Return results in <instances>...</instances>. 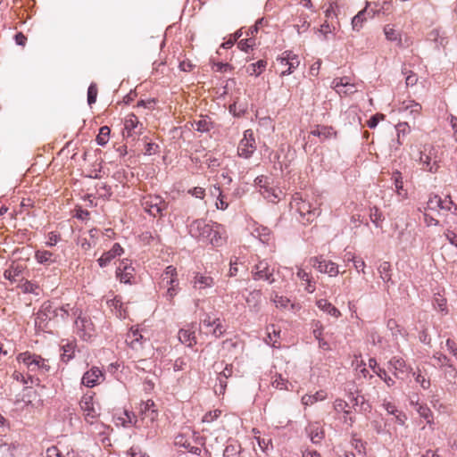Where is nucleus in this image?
<instances>
[{
  "label": "nucleus",
  "mask_w": 457,
  "mask_h": 457,
  "mask_svg": "<svg viewBox=\"0 0 457 457\" xmlns=\"http://www.w3.org/2000/svg\"><path fill=\"white\" fill-rule=\"evenodd\" d=\"M188 234L198 242L220 247L226 243L222 235V226L216 222H206L204 219L193 220L188 226Z\"/></svg>",
  "instance_id": "obj_1"
},
{
  "label": "nucleus",
  "mask_w": 457,
  "mask_h": 457,
  "mask_svg": "<svg viewBox=\"0 0 457 457\" xmlns=\"http://www.w3.org/2000/svg\"><path fill=\"white\" fill-rule=\"evenodd\" d=\"M68 307L69 304L57 307L50 301L43 303L35 319L36 327L44 329L49 320L58 317L64 320L69 316Z\"/></svg>",
  "instance_id": "obj_2"
},
{
  "label": "nucleus",
  "mask_w": 457,
  "mask_h": 457,
  "mask_svg": "<svg viewBox=\"0 0 457 457\" xmlns=\"http://www.w3.org/2000/svg\"><path fill=\"white\" fill-rule=\"evenodd\" d=\"M143 205L146 212L156 217H162L163 212L168 208V204L160 195H149L145 198Z\"/></svg>",
  "instance_id": "obj_3"
},
{
  "label": "nucleus",
  "mask_w": 457,
  "mask_h": 457,
  "mask_svg": "<svg viewBox=\"0 0 457 457\" xmlns=\"http://www.w3.org/2000/svg\"><path fill=\"white\" fill-rule=\"evenodd\" d=\"M299 199L300 202L296 203V209L303 218V221L307 223L312 222L320 214V208L309 201L303 200L302 198Z\"/></svg>",
  "instance_id": "obj_4"
},
{
  "label": "nucleus",
  "mask_w": 457,
  "mask_h": 457,
  "mask_svg": "<svg viewBox=\"0 0 457 457\" xmlns=\"http://www.w3.org/2000/svg\"><path fill=\"white\" fill-rule=\"evenodd\" d=\"M256 150L255 140L252 130L247 129L244 132V137L240 140L237 153L240 157L249 159Z\"/></svg>",
  "instance_id": "obj_5"
},
{
  "label": "nucleus",
  "mask_w": 457,
  "mask_h": 457,
  "mask_svg": "<svg viewBox=\"0 0 457 457\" xmlns=\"http://www.w3.org/2000/svg\"><path fill=\"white\" fill-rule=\"evenodd\" d=\"M273 272V269H270L268 262L265 260L260 261L253 266L252 270L253 278L254 280L263 279L268 281L270 284L274 282Z\"/></svg>",
  "instance_id": "obj_6"
},
{
  "label": "nucleus",
  "mask_w": 457,
  "mask_h": 457,
  "mask_svg": "<svg viewBox=\"0 0 457 457\" xmlns=\"http://www.w3.org/2000/svg\"><path fill=\"white\" fill-rule=\"evenodd\" d=\"M312 265L322 273H327L329 276H337L338 274V267L335 262L326 261L320 257H312L310 260Z\"/></svg>",
  "instance_id": "obj_7"
},
{
  "label": "nucleus",
  "mask_w": 457,
  "mask_h": 457,
  "mask_svg": "<svg viewBox=\"0 0 457 457\" xmlns=\"http://www.w3.org/2000/svg\"><path fill=\"white\" fill-rule=\"evenodd\" d=\"M428 206L427 209L428 210H445V211H451L452 205H453V202L450 195H447L445 200H443L439 195H431L428 201Z\"/></svg>",
  "instance_id": "obj_8"
},
{
  "label": "nucleus",
  "mask_w": 457,
  "mask_h": 457,
  "mask_svg": "<svg viewBox=\"0 0 457 457\" xmlns=\"http://www.w3.org/2000/svg\"><path fill=\"white\" fill-rule=\"evenodd\" d=\"M124 250L119 243H115L112 247L104 253L102 256L97 260V262L101 268L106 267L115 257L120 256Z\"/></svg>",
  "instance_id": "obj_9"
},
{
  "label": "nucleus",
  "mask_w": 457,
  "mask_h": 457,
  "mask_svg": "<svg viewBox=\"0 0 457 457\" xmlns=\"http://www.w3.org/2000/svg\"><path fill=\"white\" fill-rule=\"evenodd\" d=\"M104 377V373L97 367H92L84 373L81 383L87 387H93L98 384L99 378Z\"/></svg>",
  "instance_id": "obj_10"
},
{
  "label": "nucleus",
  "mask_w": 457,
  "mask_h": 457,
  "mask_svg": "<svg viewBox=\"0 0 457 457\" xmlns=\"http://www.w3.org/2000/svg\"><path fill=\"white\" fill-rule=\"evenodd\" d=\"M75 325L78 329L83 332L82 337L85 340L87 339V337H90L92 336V332L95 331V327L90 318L82 316L81 313L76 319Z\"/></svg>",
  "instance_id": "obj_11"
},
{
  "label": "nucleus",
  "mask_w": 457,
  "mask_h": 457,
  "mask_svg": "<svg viewBox=\"0 0 457 457\" xmlns=\"http://www.w3.org/2000/svg\"><path fill=\"white\" fill-rule=\"evenodd\" d=\"M128 260L120 262L119 267L116 270V276L120 282L131 283L130 279L133 278L134 268L128 262Z\"/></svg>",
  "instance_id": "obj_12"
},
{
  "label": "nucleus",
  "mask_w": 457,
  "mask_h": 457,
  "mask_svg": "<svg viewBox=\"0 0 457 457\" xmlns=\"http://www.w3.org/2000/svg\"><path fill=\"white\" fill-rule=\"evenodd\" d=\"M375 12L373 10L369 11L366 6L352 19L353 29L359 31L362 29L364 22L367 21L368 19L373 18Z\"/></svg>",
  "instance_id": "obj_13"
},
{
  "label": "nucleus",
  "mask_w": 457,
  "mask_h": 457,
  "mask_svg": "<svg viewBox=\"0 0 457 457\" xmlns=\"http://www.w3.org/2000/svg\"><path fill=\"white\" fill-rule=\"evenodd\" d=\"M192 127L198 132L207 133L214 128V123L208 115H200L199 120H194Z\"/></svg>",
  "instance_id": "obj_14"
},
{
  "label": "nucleus",
  "mask_w": 457,
  "mask_h": 457,
  "mask_svg": "<svg viewBox=\"0 0 457 457\" xmlns=\"http://www.w3.org/2000/svg\"><path fill=\"white\" fill-rule=\"evenodd\" d=\"M193 282L194 287L198 289H205L214 285L213 278L211 276L199 272L195 273Z\"/></svg>",
  "instance_id": "obj_15"
},
{
  "label": "nucleus",
  "mask_w": 457,
  "mask_h": 457,
  "mask_svg": "<svg viewBox=\"0 0 457 457\" xmlns=\"http://www.w3.org/2000/svg\"><path fill=\"white\" fill-rule=\"evenodd\" d=\"M369 367L375 372L381 379H383L388 386L395 384V381L387 375L384 369L378 366L377 361L374 358L369 360Z\"/></svg>",
  "instance_id": "obj_16"
},
{
  "label": "nucleus",
  "mask_w": 457,
  "mask_h": 457,
  "mask_svg": "<svg viewBox=\"0 0 457 457\" xmlns=\"http://www.w3.org/2000/svg\"><path fill=\"white\" fill-rule=\"evenodd\" d=\"M79 405L87 417L96 418L97 416L93 404V397L91 395H84L79 402Z\"/></svg>",
  "instance_id": "obj_17"
},
{
  "label": "nucleus",
  "mask_w": 457,
  "mask_h": 457,
  "mask_svg": "<svg viewBox=\"0 0 457 457\" xmlns=\"http://www.w3.org/2000/svg\"><path fill=\"white\" fill-rule=\"evenodd\" d=\"M155 403L153 400H147L140 404V411L145 417L149 418L151 421H154L158 417L157 410L154 409Z\"/></svg>",
  "instance_id": "obj_18"
},
{
  "label": "nucleus",
  "mask_w": 457,
  "mask_h": 457,
  "mask_svg": "<svg viewBox=\"0 0 457 457\" xmlns=\"http://www.w3.org/2000/svg\"><path fill=\"white\" fill-rule=\"evenodd\" d=\"M178 337L182 344L187 345L188 347H192L196 344V337L194 330L181 328L179 331Z\"/></svg>",
  "instance_id": "obj_19"
},
{
  "label": "nucleus",
  "mask_w": 457,
  "mask_h": 457,
  "mask_svg": "<svg viewBox=\"0 0 457 457\" xmlns=\"http://www.w3.org/2000/svg\"><path fill=\"white\" fill-rule=\"evenodd\" d=\"M316 304L319 309L335 318H338L341 315L340 311L326 299L318 300Z\"/></svg>",
  "instance_id": "obj_20"
},
{
  "label": "nucleus",
  "mask_w": 457,
  "mask_h": 457,
  "mask_svg": "<svg viewBox=\"0 0 457 457\" xmlns=\"http://www.w3.org/2000/svg\"><path fill=\"white\" fill-rule=\"evenodd\" d=\"M18 360L25 363L30 370L34 365L43 362V358L41 356L31 354L28 352L20 353Z\"/></svg>",
  "instance_id": "obj_21"
},
{
  "label": "nucleus",
  "mask_w": 457,
  "mask_h": 457,
  "mask_svg": "<svg viewBox=\"0 0 457 457\" xmlns=\"http://www.w3.org/2000/svg\"><path fill=\"white\" fill-rule=\"evenodd\" d=\"M378 271L380 274L381 279L388 284L391 283L392 285L395 284V282L392 280V274H391V264L388 262H383L379 267L378 268Z\"/></svg>",
  "instance_id": "obj_22"
},
{
  "label": "nucleus",
  "mask_w": 457,
  "mask_h": 457,
  "mask_svg": "<svg viewBox=\"0 0 457 457\" xmlns=\"http://www.w3.org/2000/svg\"><path fill=\"white\" fill-rule=\"evenodd\" d=\"M420 161L423 164L425 170H428L431 173L437 172L439 165L436 160L432 162V159L428 154H426L421 152Z\"/></svg>",
  "instance_id": "obj_23"
},
{
  "label": "nucleus",
  "mask_w": 457,
  "mask_h": 457,
  "mask_svg": "<svg viewBox=\"0 0 457 457\" xmlns=\"http://www.w3.org/2000/svg\"><path fill=\"white\" fill-rule=\"evenodd\" d=\"M306 433L313 444H319L324 437V432L318 426L310 425L306 428Z\"/></svg>",
  "instance_id": "obj_24"
},
{
  "label": "nucleus",
  "mask_w": 457,
  "mask_h": 457,
  "mask_svg": "<svg viewBox=\"0 0 457 457\" xmlns=\"http://www.w3.org/2000/svg\"><path fill=\"white\" fill-rule=\"evenodd\" d=\"M24 270V267L22 265L12 264L10 269L5 270L4 272V278L10 280V281H15V278L20 277Z\"/></svg>",
  "instance_id": "obj_25"
},
{
  "label": "nucleus",
  "mask_w": 457,
  "mask_h": 457,
  "mask_svg": "<svg viewBox=\"0 0 457 457\" xmlns=\"http://www.w3.org/2000/svg\"><path fill=\"white\" fill-rule=\"evenodd\" d=\"M267 62L265 60H259L255 63H251L246 68V72L251 76H259L266 68Z\"/></svg>",
  "instance_id": "obj_26"
},
{
  "label": "nucleus",
  "mask_w": 457,
  "mask_h": 457,
  "mask_svg": "<svg viewBox=\"0 0 457 457\" xmlns=\"http://www.w3.org/2000/svg\"><path fill=\"white\" fill-rule=\"evenodd\" d=\"M35 257L39 263L51 264L56 261L54 254L49 251H37Z\"/></svg>",
  "instance_id": "obj_27"
},
{
  "label": "nucleus",
  "mask_w": 457,
  "mask_h": 457,
  "mask_svg": "<svg viewBox=\"0 0 457 457\" xmlns=\"http://www.w3.org/2000/svg\"><path fill=\"white\" fill-rule=\"evenodd\" d=\"M336 132L333 130L332 127L327 126H317L313 130H312L311 134L323 139L330 137Z\"/></svg>",
  "instance_id": "obj_28"
},
{
  "label": "nucleus",
  "mask_w": 457,
  "mask_h": 457,
  "mask_svg": "<svg viewBox=\"0 0 457 457\" xmlns=\"http://www.w3.org/2000/svg\"><path fill=\"white\" fill-rule=\"evenodd\" d=\"M326 394L323 391L316 392L314 395H304L302 397V403L304 405H312L318 401L325 399Z\"/></svg>",
  "instance_id": "obj_29"
},
{
  "label": "nucleus",
  "mask_w": 457,
  "mask_h": 457,
  "mask_svg": "<svg viewBox=\"0 0 457 457\" xmlns=\"http://www.w3.org/2000/svg\"><path fill=\"white\" fill-rule=\"evenodd\" d=\"M392 179L394 180V184L396 187V192L400 195H406L407 192L403 189V182L402 173L398 170L393 172Z\"/></svg>",
  "instance_id": "obj_30"
},
{
  "label": "nucleus",
  "mask_w": 457,
  "mask_h": 457,
  "mask_svg": "<svg viewBox=\"0 0 457 457\" xmlns=\"http://www.w3.org/2000/svg\"><path fill=\"white\" fill-rule=\"evenodd\" d=\"M253 235L263 244H268L270 239V230L266 227H260L254 229Z\"/></svg>",
  "instance_id": "obj_31"
},
{
  "label": "nucleus",
  "mask_w": 457,
  "mask_h": 457,
  "mask_svg": "<svg viewBox=\"0 0 457 457\" xmlns=\"http://www.w3.org/2000/svg\"><path fill=\"white\" fill-rule=\"evenodd\" d=\"M291 59L289 60V62L287 63V69L281 71V76H287L294 72V71L299 66L300 64V59L297 54H295L292 53V55H290Z\"/></svg>",
  "instance_id": "obj_32"
},
{
  "label": "nucleus",
  "mask_w": 457,
  "mask_h": 457,
  "mask_svg": "<svg viewBox=\"0 0 457 457\" xmlns=\"http://www.w3.org/2000/svg\"><path fill=\"white\" fill-rule=\"evenodd\" d=\"M177 275L176 269L173 266H168L166 268V270L164 274L162 275V281L166 282L167 285H172L173 283H176V285H179V282L176 278L173 277Z\"/></svg>",
  "instance_id": "obj_33"
},
{
  "label": "nucleus",
  "mask_w": 457,
  "mask_h": 457,
  "mask_svg": "<svg viewBox=\"0 0 457 457\" xmlns=\"http://www.w3.org/2000/svg\"><path fill=\"white\" fill-rule=\"evenodd\" d=\"M241 445L237 444H230L226 446L223 451V457H240Z\"/></svg>",
  "instance_id": "obj_34"
},
{
  "label": "nucleus",
  "mask_w": 457,
  "mask_h": 457,
  "mask_svg": "<svg viewBox=\"0 0 457 457\" xmlns=\"http://www.w3.org/2000/svg\"><path fill=\"white\" fill-rule=\"evenodd\" d=\"M370 218L371 222L377 227L381 228V221L384 220V216L380 210L374 206L370 209Z\"/></svg>",
  "instance_id": "obj_35"
},
{
  "label": "nucleus",
  "mask_w": 457,
  "mask_h": 457,
  "mask_svg": "<svg viewBox=\"0 0 457 457\" xmlns=\"http://www.w3.org/2000/svg\"><path fill=\"white\" fill-rule=\"evenodd\" d=\"M111 129L107 126L101 127L99 130V134L96 137L97 145L104 146L107 144L109 140Z\"/></svg>",
  "instance_id": "obj_36"
},
{
  "label": "nucleus",
  "mask_w": 457,
  "mask_h": 457,
  "mask_svg": "<svg viewBox=\"0 0 457 457\" xmlns=\"http://www.w3.org/2000/svg\"><path fill=\"white\" fill-rule=\"evenodd\" d=\"M228 378L223 377V375L219 372L217 377V383L214 386L215 394L223 395L225 393Z\"/></svg>",
  "instance_id": "obj_37"
},
{
  "label": "nucleus",
  "mask_w": 457,
  "mask_h": 457,
  "mask_svg": "<svg viewBox=\"0 0 457 457\" xmlns=\"http://www.w3.org/2000/svg\"><path fill=\"white\" fill-rule=\"evenodd\" d=\"M255 439L257 441V444L261 450L266 453H268L270 449H273L272 441L270 437H261V436H255Z\"/></svg>",
  "instance_id": "obj_38"
},
{
  "label": "nucleus",
  "mask_w": 457,
  "mask_h": 457,
  "mask_svg": "<svg viewBox=\"0 0 457 457\" xmlns=\"http://www.w3.org/2000/svg\"><path fill=\"white\" fill-rule=\"evenodd\" d=\"M97 94V85L95 82H92L87 88V104L89 105H92L96 102Z\"/></svg>",
  "instance_id": "obj_39"
},
{
  "label": "nucleus",
  "mask_w": 457,
  "mask_h": 457,
  "mask_svg": "<svg viewBox=\"0 0 457 457\" xmlns=\"http://www.w3.org/2000/svg\"><path fill=\"white\" fill-rule=\"evenodd\" d=\"M434 359L436 361L437 365L440 367L447 366L452 369L453 371H456L453 365L450 362V359L443 353H437V355H434Z\"/></svg>",
  "instance_id": "obj_40"
},
{
  "label": "nucleus",
  "mask_w": 457,
  "mask_h": 457,
  "mask_svg": "<svg viewBox=\"0 0 457 457\" xmlns=\"http://www.w3.org/2000/svg\"><path fill=\"white\" fill-rule=\"evenodd\" d=\"M255 46V39L253 37H249L245 39H242L237 43V47L244 52H248L249 49H253Z\"/></svg>",
  "instance_id": "obj_41"
},
{
  "label": "nucleus",
  "mask_w": 457,
  "mask_h": 457,
  "mask_svg": "<svg viewBox=\"0 0 457 457\" xmlns=\"http://www.w3.org/2000/svg\"><path fill=\"white\" fill-rule=\"evenodd\" d=\"M386 327L389 330H391L393 337H397V335H403V328L398 325L397 321L395 319L388 320Z\"/></svg>",
  "instance_id": "obj_42"
},
{
  "label": "nucleus",
  "mask_w": 457,
  "mask_h": 457,
  "mask_svg": "<svg viewBox=\"0 0 457 457\" xmlns=\"http://www.w3.org/2000/svg\"><path fill=\"white\" fill-rule=\"evenodd\" d=\"M212 323H214V325H213L214 328L212 331V335L217 338L222 337L224 335V333L226 332V329H225L224 326L221 324L220 320L214 319V320H212Z\"/></svg>",
  "instance_id": "obj_43"
},
{
  "label": "nucleus",
  "mask_w": 457,
  "mask_h": 457,
  "mask_svg": "<svg viewBox=\"0 0 457 457\" xmlns=\"http://www.w3.org/2000/svg\"><path fill=\"white\" fill-rule=\"evenodd\" d=\"M418 412L420 415V417L424 418L427 420L428 424L432 423L431 419H432L433 413L428 406L420 405L418 409Z\"/></svg>",
  "instance_id": "obj_44"
},
{
  "label": "nucleus",
  "mask_w": 457,
  "mask_h": 457,
  "mask_svg": "<svg viewBox=\"0 0 457 457\" xmlns=\"http://www.w3.org/2000/svg\"><path fill=\"white\" fill-rule=\"evenodd\" d=\"M349 255V257L347 258V261H352L353 262V266L354 268L360 271V269H361V271L362 273H365L364 271V268H365V262L361 258H356L354 257L353 255H351V253H347L345 256Z\"/></svg>",
  "instance_id": "obj_45"
},
{
  "label": "nucleus",
  "mask_w": 457,
  "mask_h": 457,
  "mask_svg": "<svg viewBox=\"0 0 457 457\" xmlns=\"http://www.w3.org/2000/svg\"><path fill=\"white\" fill-rule=\"evenodd\" d=\"M396 129V131H397V145H402V142L400 141V136L401 134H403V136L407 133H409L410 131V127L408 125V123L406 122H400L396 125L395 127Z\"/></svg>",
  "instance_id": "obj_46"
},
{
  "label": "nucleus",
  "mask_w": 457,
  "mask_h": 457,
  "mask_svg": "<svg viewBox=\"0 0 457 457\" xmlns=\"http://www.w3.org/2000/svg\"><path fill=\"white\" fill-rule=\"evenodd\" d=\"M229 112L235 116V117H242L246 112V109L241 105L237 106V103H234L229 105Z\"/></svg>",
  "instance_id": "obj_47"
},
{
  "label": "nucleus",
  "mask_w": 457,
  "mask_h": 457,
  "mask_svg": "<svg viewBox=\"0 0 457 457\" xmlns=\"http://www.w3.org/2000/svg\"><path fill=\"white\" fill-rule=\"evenodd\" d=\"M349 407V403L342 399H337L334 402V408L337 411H343L345 415L350 413V411L346 410Z\"/></svg>",
  "instance_id": "obj_48"
},
{
  "label": "nucleus",
  "mask_w": 457,
  "mask_h": 457,
  "mask_svg": "<svg viewBox=\"0 0 457 457\" xmlns=\"http://www.w3.org/2000/svg\"><path fill=\"white\" fill-rule=\"evenodd\" d=\"M137 116L134 114L125 120V129L128 131V136H130V131L137 126Z\"/></svg>",
  "instance_id": "obj_49"
},
{
  "label": "nucleus",
  "mask_w": 457,
  "mask_h": 457,
  "mask_svg": "<svg viewBox=\"0 0 457 457\" xmlns=\"http://www.w3.org/2000/svg\"><path fill=\"white\" fill-rule=\"evenodd\" d=\"M174 444L177 445V446H180V447H183L185 449L187 450V448H189V445H190V442L189 440L186 437L185 435L183 434H179L176 437H175V441H174Z\"/></svg>",
  "instance_id": "obj_50"
},
{
  "label": "nucleus",
  "mask_w": 457,
  "mask_h": 457,
  "mask_svg": "<svg viewBox=\"0 0 457 457\" xmlns=\"http://www.w3.org/2000/svg\"><path fill=\"white\" fill-rule=\"evenodd\" d=\"M386 116L382 113H376L372 115L368 120V127L370 129H374L378 124L379 120H384Z\"/></svg>",
  "instance_id": "obj_51"
},
{
  "label": "nucleus",
  "mask_w": 457,
  "mask_h": 457,
  "mask_svg": "<svg viewBox=\"0 0 457 457\" xmlns=\"http://www.w3.org/2000/svg\"><path fill=\"white\" fill-rule=\"evenodd\" d=\"M371 404L365 399L363 395L361 396V402L359 405V411L361 413H370L371 411Z\"/></svg>",
  "instance_id": "obj_52"
},
{
  "label": "nucleus",
  "mask_w": 457,
  "mask_h": 457,
  "mask_svg": "<svg viewBox=\"0 0 457 457\" xmlns=\"http://www.w3.org/2000/svg\"><path fill=\"white\" fill-rule=\"evenodd\" d=\"M384 33H385L386 39H388L390 41L397 40V34H396L395 30L392 27H390V25L385 26Z\"/></svg>",
  "instance_id": "obj_53"
},
{
  "label": "nucleus",
  "mask_w": 457,
  "mask_h": 457,
  "mask_svg": "<svg viewBox=\"0 0 457 457\" xmlns=\"http://www.w3.org/2000/svg\"><path fill=\"white\" fill-rule=\"evenodd\" d=\"M273 302L276 303L277 307L286 308L289 303V299L282 295H275Z\"/></svg>",
  "instance_id": "obj_54"
},
{
  "label": "nucleus",
  "mask_w": 457,
  "mask_h": 457,
  "mask_svg": "<svg viewBox=\"0 0 457 457\" xmlns=\"http://www.w3.org/2000/svg\"><path fill=\"white\" fill-rule=\"evenodd\" d=\"M127 454H128V457H149V456H146V454L145 453H143L139 447H135V446L131 447L127 452Z\"/></svg>",
  "instance_id": "obj_55"
},
{
  "label": "nucleus",
  "mask_w": 457,
  "mask_h": 457,
  "mask_svg": "<svg viewBox=\"0 0 457 457\" xmlns=\"http://www.w3.org/2000/svg\"><path fill=\"white\" fill-rule=\"evenodd\" d=\"M290 55H292L291 51H285L281 56H278L277 58V62H279L282 66H287V63L289 62V60L291 59Z\"/></svg>",
  "instance_id": "obj_56"
},
{
  "label": "nucleus",
  "mask_w": 457,
  "mask_h": 457,
  "mask_svg": "<svg viewBox=\"0 0 457 457\" xmlns=\"http://www.w3.org/2000/svg\"><path fill=\"white\" fill-rule=\"evenodd\" d=\"M254 184L260 187L266 188L269 186V178L264 175H261L255 178Z\"/></svg>",
  "instance_id": "obj_57"
},
{
  "label": "nucleus",
  "mask_w": 457,
  "mask_h": 457,
  "mask_svg": "<svg viewBox=\"0 0 457 457\" xmlns=\"http://www.w3.org/2000/svg\"><path fill=\"white\" fill-rule=\"evenodd\" d=\"M419 339L421 343L425 344V345H430L431 343V337L429 336V334L428 333V329L427 328H423L420 333H419Z\"/></svg>",
  "instance_id": "obj_58"
},
{
  "label": "nucleus",
  "mask_w": 457,
  "mask_h": 457,
  "mask_svg": "<svg viewBox=\"0 0 457 457\" xmlns=\"http://www.w3.org/2000/svg\"><path fill=\"white\" fill-rule=\"evenodd\" d=\"M287 382L285 378H282V376L279 374L276 376V378L272 382V386L278 389H287V386H284L285 384Z\"/></svg>",
  "instance_id": "obj_59"
},
{
  "label": "nucleus",
  "mask_w": 457,
  "mask_h": 457,
  "mask_svg": "<svg viewBox=\"0 0 457 457\" xmlns=\"http://www.w3.org/2000/svg\"><path fill=\"white\" fill-rule=\"evenodd\" d=\"M186 365H187V361L184 358H182V357L177 358L173 364V370H174V371L183 370L185 369Z\"/></svg>",
  "instance_id": "obj_60"
},
{
  "label": "nucleus",
  "mask_w": 457,
  "mask_h": 457,
  "mask_svg": "<svg viewBox=\"0 0 457 457\" xmlns=\"http://www.w3.org/2000/svg\"><path fill=\"white\" fill-rule=\"evenodd\" d=\"M415 381L424 389H428L430 386V380L426 379L420 373L416 375Z\"/></svg>",
  "instance_id": "obj_61"
},
{
  "label": "nucleus",
  "mask_w": 457,
  "mask_h": 457,
  "mask_svg": "<svg viewBox=\"0 0 457 457\" xmlns=\"http://www.w3.org/2000/svg\"><path fill=\"white\" fill-rule=\"evenodd\" d=\"M159 145L155 143L149 142L145 145V154L152 155L158 152Z\"/></svg>",
  "instance_id": "obj_62"
},
{
  "label": "nucleus",
  "mask_w": 457,
  "mask_h": 457,
  "mask_svg": "<svg viewBox=\"0 0 457 457\" xmlns=\"http://www.w3.org/2000/svg\"><path fill=\"white\" fill-rule=\"evenodd\" d=\"M322 329H323V327H322L321 323L319 320H315L312 334L316 339H320L321 337Z\"/></svg>",
  "instance_id": "obj_63"
},
{
  "label": "nucleus",
  "mask_w": 457,
  "mask_h": 457,
  "mask_svg": "<svg viewBox=\"0 0 457 457\" xmlns=\"http://www.w3.org/2000/svg\"><path fill=\"white\" fill-rule=\"evenodd\" d=\"M445 345H446V347H447V350H448V351H449V352H450L453 356L457 353V344H456L453 340H452V339L448 338V339L446 340Z\"/></svg>",
  "instance_id": "obj_64"
}]
</instances>
